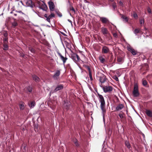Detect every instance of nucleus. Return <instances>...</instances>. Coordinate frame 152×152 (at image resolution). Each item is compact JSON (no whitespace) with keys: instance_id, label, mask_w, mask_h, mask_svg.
Listing matches in <instances>:
<instances>
[{"instance_id":"09e8293b","label":"nucleus","mask_w":152,"mask_h":152,"mask_svg":"<svg viewBox=\"0 0 152 152\" xmlns=\"http://www.w3.org/2000/svg\"><path fill=\"white\" fill-rule=\"evenodd\" d=\"M109 0L111 2H113V0Z\"/></svg>"},{"instance_id":"3c124183","label":"nucleus","mask_w":152,"mask_h":152,"mask_svg":"<svg viewBox=\"0 0 152 152\" xmlns=\"http://www.w3.org/2000/svg\"><path fill=\"white\" fill-rule=\"evenodd\" d=\"M24 56V55H22V56Z\"/></svg>"},{"instance_id":"a19ab883","label":"nucleus","mask_w":152,"mask_h":152,"mask_svg":"<svg viewBox=\"0 0 152 152\" xmlns=\"http://www.w3.org/2000/svg\"><path fill=\"white\" fill-rule=\"evenodd\" d=\"M140 23L141 24H142L144 23V20H141L140 21Z\"/></svg>"},{"instance_id":"5701e85b","label":"nucleus","mask_w":152,"mask_h":152,"mask_svg":"<svg viewBox=\"0 0 152 152\" xmlns=\"http://www.w3.org/2000/svg\"><path fill=\"white\" fill-rule=\"evenodd\" d=\"M121 18L124 20L126 22H127L128 20V18L125 16L122 15L121 17Z\"/></svg>"},{"instance_id":"1a4fd4ad","label":"nucleus","mask_w":152,"mask_h":152,"mask_svg":"<svg viewBox=\"0 0 152 152\" xmlns=\"http://www.w3.org/2000/svg\"><path fill=\"white\" fill-rule=\"evenodd\" d=\"M106 77L104 75H102L100 77L99 81L102 83H104L106 81Z\"/></svg>"},{"instance_id":"473e14b6","label":"nucleus","mask_w":152,"mask_h":152,"mask_svg":"<svg viewBox=\"0 0 152 152\" xmlns=\"http://www.w3.org/2000/svg\"><path fill=\"white\" fill-rule=\"evenodd\" d=\"M3 34H4V35L5 37H7L8 34H7V32H6V31L4 32Z\"/></svg>"},{"instance_id":"58836bf2","label":"nucleus","mask_w":152,"mask_h":152,"mask_svg":"<svg viewBox=\"0 0 152 152\" xmlns=\"http://www.w3.org/2000/svg\"><path fill=\"white\" fill-rule=\"evenodd\" d=\"M75 145L77 146H78L79 145L78 143L77 142V141L76 140H75Z\"/></svg>"},{"instance_id":"aec40b11","label":"nucleus","mask_w":152,"mask_h":152,"mask_svg":"<svg viewBox=\"0 0 152 152\" xmlns=\"http://www.w3.org/2000/svg\"><path fill=\"white\" fill-rule=\"evenodd\" d=\"M69 104L68 103H65L64 104V108L66 110L69 109Z\"/></svg>"},{"instance_id":"8fccbe9b","label":"nucleus","mask_w":152,"mask_h":152,"mask_svg":"<svg viewBox=\"0 0 152 152\" xmlns=\"http://www.w3.org/2000/svg\"><path fill=\"white\" fill-rule=\"evenodd\" d=\"M14 15L15 16H16L17 15V14H14Z\"/></svg>"},{"instance_id":"dca6fc26","label":"nucleus","mask_w":152,"mask_h":152,"mask_svg":"<svg viewBox=\"0 0 152 152\" xmlns=\"http://www.w3.org/2000/svg\"><path fill=\"white\" fill-rule=\"evenodd\" d=\"M109 49L106 47H104L102 49V51L104 53H107L109 51Z\"/></svg>"},{"instance_id":"6ab92c4d","label":"nucleus","mask_w":152,"mask_h":152,"mask_svg":"<svg viewBox=\"0 0 152 152\" xmlns=\"http://www.w3.org/2000/svg\"><path fill=\"white\" fill-rule=\"evenodd\" d=\"M25 91L26 92H27L28 91L29 92H31L32 91V88L29 86L27 88H26L25 89Z\"/></svg>"},{"instance_id":"0eeeda50","label":"nucleus","mask_w":152,"mask_h":152,"mask_svg":"<svg viewBox=\"0 0 152 152\" xmlns=\"http://www.w3.org/2000/svg\"><path fill=\"white\" fill-rule=\"evenodd\" d=\"M48 3L50 10L51 11L53 10L55 7L52 1H49Z\"/></svg>"},{"instance_id":"2eb2a0df","label":"nucleus","mask_w":152,"mask_h":152,"mask_svg":"<svg viewBox=\"0 0 152 152\" xmlns=\"http://www.w3.org/2000/svg\"><path fill=\"white\" fill-rule=\"evenodd\" d=\"M20 109L21 110H23L25 107V104L22 102H20L19 104Z\"/></svg>"},{"instance_id":"a18cd8bd","label":"nucleus","mask_w":152,"mask_h":152,"mask_svg":"<svg viewBox=\"0 0 152 152\" xmlns=\"http://www.w3.org/2000/svg\"><path fill=\"white\" fill-rule=\"evenodd\" d=\"M113 36L115 37H117V34L116 33H114L113 34Z\"/></svg>"},{"instance_id":"423d86ee","label":"nucleus","mask_w":152,"mask_h":152,"mask_svg":"<svg viewBox=\"0 0 152 152\" xmlns=\"http://www.w3.org/2000/svg\"><path fill=\"white\" fill-rule=\"evenodd\" d=\"M101 29L102 32L104 35H105L108 34V31L107 28L102 27Z\"/></svg>"},{"instance_id":"f8f14e48","label":"nucleus","mask_w":152,"mask_h":152,"mask_svg":"<svg viewBox=\"0 0 152 152\" xmlns=\"http://www.w3.org/2000/svg\"><path fill=\"white\" fill-rule=\"evenodd\" d=\"M60 71H57L53 76L54 78L55 79H57L60 75Z\"/></svg>"},{"instance_id":"c85d7f7f","label":"nucleus","mask_w":152,"mask_h":152,"mask_svg":"<svg viewBox=\"0 0 152 152\" xmlns=\"http://www.w3.org/2000/svg\"><path fill=\"white\" fill-rule=\"evenodd\" d=\"M49 18L50 19L51 18H53L55 17L54 14L53 13H52L50 15L48 16Z\"/></svg>"},{"instance_id":"b1692460","label":"nucleus","mask_w":152,"mask_h":152,"mask_svg":"<svg viewBox=\"0 0 152 152\" xmlns=\"http://www.w3.org/2000/svg\"><path fill=\"white\" fill-rule=\"evenodd\" d=\"M142 84L144 86H145L147 85V82L145 80H142Z\"/></svg>"},{"instance_id":"f257e3e1","label":"nucleus","mask_w":152,"mask_h":152,"mask_svg":"<svg viewBox=\"0 0 152 152\" xmlns=\"http://www.w3.org/2000/svg\"><path fill=\"white\" fill-rule=\"evenodd\" d=\"M99 101L101 103L100 107L102 111V113H104L105 112V104L103 96L101 95H99Z\"/></svg>"},{"instance_id":"4468645a","label":"nucleus","mask_w":152,"mask_h":152,"mask_svg":"<svg viewBox=\"0 0 152 152\" xmlns=\"http://www.w3.org/2000/svg\"><path fill=\"white\" fill-rule=\"evenodd\" d=\"M124 107V105L122 104H120L117 106L115 109L117 111L121 110Z\"/></svg>"},{"instance_id":"79ce46f5","label":"nucleus","mask_w":152,"mask_h":152,"mask_svg":"<svg viewBox=\"0 0 152 152\" xmlns=\"http://www.w3.org/2000/svg\"><path fill=\"white\" fill-rule=\"evenodd\" d=\"M119 4L121 5V6H122L123 5V4L122 1H120L119 2Z\"/></svg>"},{"instance_id":"9b49d317","label":"nucleus","mask_w":152,"mask_h":152,"mask_svg":"<svg viewBox=\"0 0 152 152\" xmlns=\"http://www.w3.org/2000/svg\"><path fill=\"white\" fill-rule=\"evenodd\" d=\"M26 5L27 7H31L32 6L31 0H26Z\"/></svg>"},{"instance_id":"7c9ffc66","label":"nucleus","mask_w":152,"mask_h":152,"mask_svg":"<svg viewBox=\"0 0 152 152\" xmlns=\"http://www.w3.org/2000/svg\"><path fill=\"white\" fill-rule=\"evenodd\" d=\"M12 25L13 26L15 27L18 25V23L16 22H14L12 23Z\"/></svg>"},{"instance_id":"bb28decb","label":"nucleus","mask_w":152,"mask_h":152,"mask_svg":"<svg viewBox=\"0 0 152 152\" xmlns=\"http://www.w3.org/2000/svg\"><path fill=\"white\" fill-rule=\"evenodd\" d=\"M70 10L72 11V13H75V10L74 8L70 6Z\"/></svg>"},{"instance_id":"4be33fe9","label":"nucleus","mask_w":152,"mask_h":152,"mask_svg":"<svg viewBox=\"0 0 152 152\" xmlns=\"http://www.w3.org/2000/svg\"><path fill=\"white\" fill-rule=\"evenodd\" d=\"M126 145L127 147L128 148H131V145L129 141H126L125 142Z\"/></svg>"},{"instance_id":"20e7f679","label":"nucleus","mask_w":152,"mask_h":152,"mask_svg":"<svg viewBox=\"0 0 152 152\" xmlns=\"http://www.w3.org/2000/svg\"><path fill=\"white\" fill-rule=\"evenodd\" d=\"M72 58L76 62L80 60L79 57L77 55L75 54H74L72 55Z\"/></svg>"},{"instance_id":"412c9836","label":"nucleus","mask_w":152,"mask_h":152,"mask_svg":"<svg viewBox=\"0 0 152 152\" xmlns=\"http://www.w3.org/2000/svg\"><path fill=\"white\" fill-rule=\"evenodd\" d=\"M99 59L102 63H103L105 61V59L102 56L99 57Z\"/></svg>"},{"instance_id":"6e6552de","label":"nucleus","mask_w":152,"mask_h":152,"mask_svg":"<svg viewBox=\"0 0 152 152\" xmlns=\"http://www.w3.org/2000/svg\"><path fill=\"white\" fill-rule=\"evenodd\" d=\"M58 54L60 56L61 59L63 63L64 64L66 62L67 58L66 57H64L60 53H58Z\"/></svg>"},{"instance_id":"7ed1b4c3","label":"nucleus","mask_w":152,"mask_h":152,"mask_svg":"<svg viewBox=\"0 0 152 152\" xmlns=\"http://www.w3.org/2000/svg\"><path fill=\"white\" fill-rule=\"evenodd\" d=\"M105 93L110 92L113 90V87L110 86H104L102 87Z\"/></svg>"},{"instance_id":"9d476101","label":"nucleus","mask_w":152,"mask_h":152,"mask_svg":"<svg viewBox=\"0 0 152 152\" xmlns=\"http://www.w3.org/2000/svg\"><path fill=\"white\" fill-rule=\"evenodd\" d=\"M128 50L130 51L133 55H135L137 54V52L134 49L129 48L128 49Z\"/></svg>"},{"instance_id":"72a5a7b5","label":"nucleus","mask_w":152,"mask_h":152,"mask_svg":"<svg viewBox=\"0 0 152 152\" xmlns=\"http://www.w3.org/2000/svg\"><path fill=\"white\" fill-rule=\"evenodd\" d=\"M3 40H4V43H6V42H7V40H8V38H7V37H5V38H4L3 39Z\"/></svg>"},{"instance_id":"ddd939ff","label":"nucleus","mask_w":152,"mask_h":152,"mask_svg":"<svg viewBox=\"0 0 152 152\" xmlns=\"http://www.w3.org/2000/svg\"><path fill=\"white\" fill-rule=\"evenodd\" d=\"M100 20L103 23H107L109 21L108 20L107 18L104 17L100 18Z\"/></svg>"},{"instance_id":"f3484780","label":"nucleus","mask_w":152,"mask_h":152,"mask_svg":"<svg viewBox=\"0 0 152 152\" xmlns=\"http://www.w3.org/2000/svg\"><path fill=\"white\" fill-rule=\"evenodd\" d=\"M145 113L148 116L150 117H152V111L150 110H146L145 111Z\"/></svg>"},{"instance_id":"ea45409f","label":"nucleus","mask_w":152,"mask_h":152,"mask_svg":"<svg viewBox=\"0 0 152 152\" xmlns=\"http://www.w3.org/2000/svg\"><path fill=\"white\" fill-rule=\"evenodd\" d=\"M147 11L149 13H151V9L149 7L148 8Z\"/></svg>"},{"instance_id":"393cba45","label":"nucleus","mask_w":152,"mask_h":152,"mask_svg":"<svg viewBox=\"0 0 152 152\" xmlns=\"http://www.w3.org/2000/svg\"><path fill=\"white\" fill-rule=\"evenodd\" d=\"M140 31V30L139 29L137 28V29H135L134 30V32L135 34H137L138 33H139Z\"/></svg>"},{"instance_id":"49530a36","label":"nucleus","mask_w":152,"mask_h":152,"mask_svg":"<svg viewBox=\"0 0 152 152\" xmlns=\"http://www.w3.org/2000/svg\"><path fill=\"white\" fill-rule=\"evenodd\" d=\"M58 15L60 17H61L62 16V15L61 13L58 14Z\"/></svg>"},{"instance_id":"cd10ccee","label":"nucleus","mask_w":152,"mask_h":152,"mask_svg":"<svg viewBox=\"0 0 152 152\" xmlns=\"http://www.w3.org/2000/svg\"><path fill=\"white\" fill-rule=\"evenodd\" d=\"M123 58H118L117 59V61L119 62H122L123 61Z\"/></svg>"},{"instance_id":"c9c22d12","label":"nucleus","mask_w":152,"mask_h":152,"mask_svg":"<svg viewBox=\"0 0 152 152\" xmlns=\"http://www.w3.org/2000/svg\"><path fill=\"white\" fill-rule=\"evenodd\" d=\"M46 20L49 23L50 22V18H49L48 17V18H46Z\"/></svg>"},{"instance_id":"37998d69","label":"nucleus","mask_w":152,"mask_h":152,"mask_svg":"<svg viewBox=\"0 0 152 152\" xmlns=\"http://www.w3.org/2000/svg\"><path fill=\"white\" fill-rule=\"evenodd\" d=\"M17 12H18L20 13H22L23 15H24V14L22 12H21V11H17Z\"/></svg>"},{"instance_id":"e433bc0d","label":"nucleus","mask_w":152,"mask_h":152,"mask_svg":"<svg viewBox=\"0 0 152 152\" xmlns=\"http://www.w3.org/2000/svg\"><path fill=\"white\" fill-rule=\"evenodd\" d=\"M119 116L121 118H122L124 117V116L122 114H119Z\"/></svg>"},{"instance_id":"a211bd4d","label":"nucleus","mask_w":152,"mask_h":152,"mask_svg":"<svg viewBox=\"0 0 152 152\" xmlns=\"http://www.w3.org/2000/svg\"><path fill=\"white\" fill-rule=\"evenodd\" d=\"M32 77L33 80H35L36 81L38 82L39 81L40 79L37 76L35 75H33Z\"/></svg>"},{"instance_id":"2f4dec72","label":"nucleus","mask_w":152,"mask_h":152,"mask_svg":"<svg viewBox=\"0 0 152 152\" xmlns=\"http://www.w3.org/2000/svg\"><path fill=\"white\" fill-rule=\"evenodd\" d=\"M29 50L31 51V52L32 53H34V50L33 49L31 48H29Z\"/></svg>"},{"instance_id":"c756f323","label":"nucleus","mask_w":152,"mask_h":152,"mask_svg":"<svg viewBox=\"0 0 152 152\" xmlns=\"http://www.w3.org/2000/svg\"><path fill=\"white\" fill-rule=\"evenodd\" d=\"M4 49L5 50H6L7 49L8 46V45L6 44V43H4Z\"/></svg>"},{"instance_id":"f704fd0d","label":"nucleus","mask_w":152,"mask_h":152,"mask_svg":"<svg viewBox=\"0 0 152 152\" xmlns=\"http://www.w3.org/2000/svg\"><path fill=\"white\" fill-rule=\"evenodd\" d=\"M133 17L134 18H137L138 16L136 13H135L133 15Z\"/></svg>"},{"instance_id":"c03bdc74","label":"nucleus","mask_w":152,"mask_h":152,"mask_svg":"<svg viewBox=\"0 0 152 152\" xmlns=\"http://www.w3.org/2000/svg\"><path fill=\"white\" fill-rule=\"evenodd\" d=\"M44 16L46 18H48V16L47 15V14H45L44 15Z\"/></svg>"},{"instance_id":"a878e982","label":"nucleus","mask_w":152,"mask_h":152,"mask_svg":"<svg viewBox=\"0 0 152 152\" xmlns=\"http://www.w3.org/2000/svg\"><path fill=\"white\" fill-rule=\"evenodd\" d=\"M35 103L34 102H31V105H29V106L31 108H32L35 106Z\"/></svg>"},{"instance_id":"f03ea898","label":"nucleus","mask_w":152,"mask_h":152,"mask_svg":"<svg viewBox=\"0 0 152 152\" xmlns=\"http://www.w3.org/2000/svg\"><path fill=\"white\" fill-rule=\"evenodd\" d=\"M133 94L134 96L137 97L139 96V93L138 89V85L135 83L134 85V88L133 91Z\"/></svg>"},{"instance_id":"4c0bfd02","label":"nucleus","mask_w":152,"mask_h":152,"mask_svg":"<svg viewBox=\"0 0 152 152\" xmlns=\"http://www.w3.org/2000/svg\"><path fill=\"white\" fill-rule=\"evenodd\" d=\"M114 78L116 80V81H118V77H116V76H114Z\"/></svg>"},{"instance_id":"39448f33","label":"nucleus","mask_w":152,"mask_h":152,"mask_svg":"<svg viewBox=\"0 0 152 152\" xmlns=\"http://www.w3.org/2000/svg\"><path fill=\"white\" fill-rule=\"evenodd\" d=\"M63 87L64 86L62 84H60L57 86L54 91V92H55L58 91L62 90L63 88Z\"/></svg>"},{"instance_id":"de8ad7c7","label":"nucleus","mask_w":152,"mask_h":152,"mask_svg":"<svg viewBox=\"0 0 152 152\" xmlns=\"http://www.w3.org/2000/svg\"><path fill=\"white\" fill-rule=\"evenodd\" d=\"M89 75H90V78L91 79L92 78V77L91 75V74L90 73V74H89Z\"/></svg>"}]
</instances>
